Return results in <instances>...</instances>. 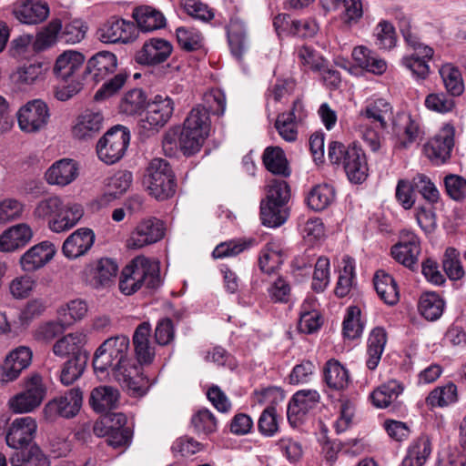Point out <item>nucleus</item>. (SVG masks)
<instances>
[{
    "label": "nucleus",
    "instance_id": "nucleus-30",
    "mask_svg": "<svg viewBox=\"0 0 466 466\" xmlns=\"http://www.w3.org/2000/svg\"><path fill=\"white\" fill-rule=\"evenodd\" d=\"M132 16L137 27L143 32H152L163 28L166 25L164 15L160 11L148 5L135 8Z\"/></svg>",
    "mask_w": 466,
    "mask_h": 466
},
{
    "label": "nucleus",
    "instance_id": "nucleus-58",
    "mask_svg": "<svg viewBox=\"0 0 466 466\" xmlns=\"http://www.w3.org/2000/svg\"><path fill=\"white\" fill-rule=\"evenodd\" d=\"M360 309L357 306H350L343 320V335L345 338L354 339L359 338L363 331V324L360 322Z\"/></svg>",
    "mask_w": 466,
    "mask_h": 466
},
{
    "label": "nucleus",
    "instance_id": "nucleus-64",
    "mask_svg": "<svg viewBox=\"0 0 466 466\" xmlns=\"http://www.w3.org/2000/svg\"><path fill=\"white\" fill-rule=\"evenodd\" d=\"M317 390H301L293 394V414H305L319 400Z\"/></svg>",
    "mask_w": 466,
    "mask_h": 466
},
{
    "label": "nucleus",
    "instance_id": "nucleus-18",
    "mask_svg": "<svg viewBox=\"0 0 466 466\" xmlns=\"http://www.w3.org/2000/svg\"><path fill=\"white\" fill-rule=\"evenodd\" d=\"M104 117L100 112L86 110L75 120L72 136L78 140L96 137L103 128Z\"/></svg>",
    "mask_w": 466,
    "mask_h": 466
},
{
    "label": "nucleus",
    "instance_id": "nucleus-31",
    "mask_svg": "<svg viewBox=\"0 0 466 466\" xmlns=\"http://www.w3.org/2000/svg\"><path fill=\"white\" fill-rule=\"evenodd\" d=\"M386 343V330L381 327L374 328L370 331L367 341L366 366L369 370H374L378 367Z\"/></svg>",
    "mask_w": 466,
    "mask_h": 466
},
{
    "label": "nucleus",
    "instance_id": "nucleus-37",
    "mask_svg": "<svg viewBox=\"0 0 466 466\" xmlns=\"http://www.w3.org/2000/svg\"><path fill=\"white\" fill-rule=\"evenodd\" d=\"M400 382L391 380L375 389L370 394L372 404L380 409L389 407L402 393Z\"/></svg>",
    "mask_w": 466,
    "mask_h": 466
},
{
    "label": "nucleus",
    "instance_id": "nucleus-10",
    "mask_svg": "<svg viewBox=\"0 0 466 466\" xmlns=\"http://www.w3.org/2000/svg\"><path fill=\"white\" fill-rule=\"evenodd\" d=\"M36 431L37 423L34 418L30 416L15 418L5 428V442L12 449H24L33 441Z\"/></svg>",
    "mask_w": 466,
    "mask_h": 466
},
{
    "label": "nucleus",
    "instance_id": "nucleus-2",
    "mask_svg": "<svg viewBox=\"0 0 466 466\" xmlns=\"http://www.w3.org/2000/svg\"><path fill=\"white\" fill-rule=\"evenodd\" d=\"M155 289L160 284L159 267L144 256H137L127 265L120 276L119 289L125 295H132L142 285Z\"/></svg>",
    "mask_w": 466,
    "mask_h": 466
},
{
    "label": "nucleus",
    "instance_id": "nucleus-12",
    "mask_svg": "<svg viewBox=\"0 0 466 466\" xmlns=\"http://www.w3.org/2000/svg\"><path fill=\"white\" fill-rule=\"evenodd\" d=\"M174 112V102L167 96L157 95L147 104L145 118L141 119V127L147 130H157L164 127Z\"/></svg>",
    "mask_w": 466,
    "mask_h": 466
},
{
    "label": "nucleus",
    "instance_id": "nucleus-15",
    "mask_svg": "<svg viewBox=\"0 0 466 466\" xmlns=\"http://www.w3.org/2000/svg\"><path fill=\"white\" fill-rule=\"evenodd\" d=\"M173 46L164 38H150L136 53L135 59L140 65L155 66L165 62L171 55Z\"/></svg>",
    "mask_w": 466,
    "mask_h": 466
},
{
    "label": "nucleus",
    "instance_id": "nucleus-9",
    "mask_svg": "<svg viewBox=\"0 0 466 466\" xmlns=\"http://www.w3.org/2000/svg\"><path fill=\"white\" fill-rule=\"evenodd\" d=\"M83 393L78 388H74L63 395L50 400L44 408L47 420H54L58 417L70 419L75 417L82 406Z\"/></svg>",
    "mask_w": 466,
    "mask_h": 466
},
{
    "label": "nucleus",
    "instance_id": "nucleus-25",
    "mask_svg": "<svg viewBox=\"0 0 466 466\" xmlns=\"http://www.w3.org/2000/svg\"><path fill=\"white\" fill-rule=\"evenodd\" d=\"M15 16L23 24L36 25L49 15V6L46 2L26 0L17 3L14 9Z\"/></svg>",
    "mask_w": 466,
    "mask_h": 466
},
{
    "label": "nucleus",
    "instance_id": "nucleus-22",
    "mask_svg": "<svg viewBox=\"0 0 466 466\" xmlns=\"http://www.w3.org/2000/svg\"><path fill=\"white\" fill-rule=\"evenodd\" d=\"M349 180L355 184H360L368 177V164L363 149L353 144L350 147V153L342 165Z\"/></svg>",
    "mask_w": 466,
    "mask_h": 466
},
{
    "label": "nucleus",
    "instance_id": "nucleus-54",
    "mask_svg": "<svg viewBox=\"0 0 466 466\" xmlns=\"http://www.w3.org/2000/svg\"><path fill=\"white\" fill-rule=\"evenodd\" d=\"M390 111L391 106L390 103L383 98H378L369 103L365 109L361 111V115L371 119L372 122L378 123L380 127L385 128L387 126L385 117Z\"/></svg>",
    "mask_w": 466,
    "mask_h": 466
},
{
    "label": "nucleus",
    "instance_id": "nucleus-29",
    "mask_svg": "<svg viewBox=\"0 0 466 466\" xmlns=\"http://www.w3.org/2000/svg\"><path fill=\"white\" fill-rule=\"evenodd\" d=\"M85 61L84 56L76 51H66L56 61L54 73L57 78L68 81L82 67Z\"/></svg>",
    "mask_w": 466,
    "mask_h": 466
},
{
    "label": "nucleus",
    "instance_id": "nucleus-50",
    "mask_svg": "<svg viewBox=\"0 0 466 466\" xmlns=\"http://www.w3.org/2000/svg\"><path fill=\"white\" fill-rule=\"evenodd\" d=\"M393 129L397 135L405 136L406 140L402 141L404 147L413 143L420 134L419 123L408 114L398 115Z\"/></svg>",
    "mask_w": 466,
    "mask_h": 466
},
{
    "label": "nucleus",
    "instance_id": "nucleus-21",
    "mask_svg": "<svg viewBox=\"0 0 466 466\" xmlns=\"http://www.w3.org/2000/svg\"><path fill=\"white\" fill-rule=\"evenodd\" d=\"M86 336L83 332H72L57 339L53 345V353L60 358L72 355L73 358L81 356L88 359V353L85 350Z\"/></svg>",
    "mask_w": 466,
    "mask_h": 466
},
{
    "label": "nucleus",
    "instance_id": "nucleus-62",
    "mask_svg": "<svg viewBox=\"0 0 466 466\" xmlns=\"http://www.w3.org/2000/svg\"><path fill=\"white\" fill-rule=\"evenodd\" d=\"M413 187L424 199L430 203H436L439 200V190L431 179L424 174H417L413 178Z\"/></svg>",
    "mask_w": 466,
    "mask_h": 466
},
{
    "label": "nucleus",
    "instance_id": "nucleus-14",
    "mask_svg": "<svg viewBox=\"0 0 466 466\" xmlns=\"http://www.w3.org/2000/svg\"><path fill=\"white\" fill-rule=\"evenodd\" d=\"M32 358L33 352L29 347L19 346L11 350L1 366V380L5 383L15 380L30 366Z\"/></svg>",
    "mask_w": 466,
    "mask_h": 466
},
{
    "label": "nucleus",
    "instance_id": "nucleus-51",
    "mask_svg": "<svg viewBox=\"0 0 466 466\" xmlns=\"http://www.w3.org/2000/svg\"><path fill=\"white\" fill-rule=\"evenodd\" d=\"M63 199L58 196H50L37 202L33 216L37 219H47L48 222L57 217L63 208Z\"/></svg>",
    "mask_w": 466,
    "mask_h": 466
},
{
    "label": "nucleus",
    "instance_id": "nucleus-20",
    "mask_svg": "<svg viewBox=\"0 0 466 466\" xmlns=\"http://www.w3.org/2000/svg\"><path fill=\"white\" fill-rule=\"evenodd\" d=\"M95 241L94 232L86 228L76 229L64 242L63 254L68 258H76L86 254Z\"/></svg>",
    "mask_w": 466,
    "mask_h": 466
},
{
    "label": "nucleus",
    "instance_id": "nucleus-61",
    "mask_svg": "<svg viewBox=\"0 0 466 466\" xmlns=\"http://www.w3.org/2000/svg\"><path fill=\"white\" fill-rule=\"evenodd\" d=\"M282 252L274 245L266 246L258 258L260 270L267 274L273 273L282 263Z\"/></svg>",
    "mask_w": 466,
    "mask_h": 466
},
{
    "label": "nucleus",
    "instance_id": "nucleus-7",
    "mask_svg": "<svg viewBox=\"0 0 466 466\" xmlns=\"http://www.w3.org/2000/svg\"><path fill=\"white\" fill-rule=\"evenodd\" d=\"M421 252L419 237L410 229H402L400 240L390 249L392 258L410 270L418 268L419 256Z\"/></svg>",
    "mask_w": 466,
    "mask_h": 466
},
{
    "label": "nucleus",
    "instance_id": "nucleus-24",
    "mask_svg": "<svg viewBox=\"0 0 466 466\" xmlns=\"http://www.w3.org/2000/svg\"><path fill=\"white\" fill-rule=\"evenodd\" d=\"M78 176L76 161L63 158L56 161L46 172L45 177L49 185L67 186Z\"/></svg>",
    "mask_w": 466,
    "mask_h": 466
},
{
    "label": "nucleus",
    "instance_id": "nucleus-3",
    "mask_svg": "<svg viewBox=\"0 0 466 466\" xmlns=\"http://www.w3.org/2000/svg\"><path fill=\"white\" fill-rule=\"evenodd\" d=\"M210 130V119L205 106H197L188 113L183 123L178 143L185 156L198 152Z\"/></svg>",
    "mask_w": 466,
    "mask_h": 466
},
{
    "label": "nucleus",
    "instance_id": "nucleus-52",
    "mask_svg": "<svg viewBox=\"0 0 466 466\" xmlns=\"http://www.w3.org/2000/svg\"><path fill=\"white\" fill-rule=\"evenodd\" d=\"M431 58L432 57H424L422 55H418V52H413L401 58V65L409 69L414 77L424 80L430 75V66L428 62Z\"/></svg>",
    "mask_w": 466,
    "mask_h": 466
},
{
    "label": "nucleus",
    "instance_id": "nucleus-17",
    "mask_svg": "<svg viewBox=\"0 0 466 466\" xmlns=\"http://www.w3.org/2000/svg\"><path fill=\"white\" fill-rule=\"evenodd\" d=\"M135 25L122 18L111 17L98 29V37L103 43H128L135 37Z\"/></svg>",
    "mask_w": 466,
    "mask_h": 466
},
{
    "label": "nucleus",
    "instance_id": "nucleus-56",
    "mask_svg": "<svg viewBox=\"0 0 466 466\" xmlns=\"http://www.w3.org/2000/svg\"><path fill=\"white\" fill-rule=\"evenodd\" d=\"M375 44L380 49L390 50L396 46L394 26L386 20H381L374 29Z\"/></svg>",
    "mask_w": 466,
    "mask_h": 466
},
{
    "label": "nucleus",
    "instance_id": "nucleus-1",
    "mask_svg": "<svg viewBox=\"0 0 466 466\" xmlns=\"http://www.w3.org/2000/svg\"><path fill=\"white\" fill-rule=\"evenodd\" d=\"M93 367L96 374H110L133 397L146 395L150 388V380L133 359L129 339L125 335L106 339L94 354Z\"/></svg>",
    "mask_w": 466,
    "mask_h": 466
},
{
    "label": "nucleus",
    "instance_id": "nucleus-63",
    "mask_svg": "<svg viewBox=\"0 0 466 466\" xmlns=\"http://www.w3.org/2000/svg\"><path fill=\"white\" fill-rule=\"evenodd\" d=\"M298 58L305 71H320L325 62L322 56L316 52L314 48L309 46H303L299 49Z\"/></svg>",
    "mask_w": 466,
    "mask_h": 466
},
{
    "label": "nucleus",
    "instance_id": "nucleus-36",
    "mask_svg": "<svg viewBox=\"0 0 466 466\" xmlns=\"http://www.w3.org/2000/svg\"><path fill=\"white\" fill-rule=\"evenodd\" d=\"M324 380L327 385L337 390H344L350 382L348 370L336 359L329 360L324 366Z\"/></svg>",
    "mask_w": 466,
    "mask_h": 466
},
{
    "label": "nucleus",
    "instance_id": "nucleus-47",
    "mask_svg": "<svg viewBox=\"0 0 466 466\" xmlns=\"http://www.w3.org/2000/svg\"><path fill=\"white\" fill-rule=\"evenodd\" d=\"M330 283V262L325 256L318 258L312 273L311 289L316 293L324 292Z\"/></svg>",
    "mask_w": 466,
    "mask_h": 466
},
{
    "label": "nucleus",
    "instance_id": "nucleus-26",
    "mask_svg": "<svg viewBox=\"0 0 466 466\" xmlns=\"http://www.w3.org/2000/svg\"><path fill=\"white\" fill-rule=\"evenodd\" d=\"M116 66L117 58L116 55L108 51H102L98 52L88 60L86 72L94 81L99 82L105 79L109 74L114 73Z\"/></svg>",
    "mask_w": 466,
    "mask_h": 466
},
{
    "label": "nucleus",
    "instance_id": "nucleus-60",
    "mask_svg": "<svg viewBox=\"0 0 466 466\" xmlns=\"http://www.w3.org/2000/svg\"><path fill=\"white\" fill-rule=\"evenodd\" d=\"M62 30V23L59 19L52 20L37 35L34 43L35 48L44 50L56 43L58 35Z\"/></svg>",
    "mask_w": 466,
    "mask_h": 466
},
{
    "label": "nucleus",
    "instance_id": "nucleus-33",
    "mask_svg": "<svg viewBox=\"0 0 466 466\" xmlns=\"http://www.w3.org/2000/svg\"><path fill=\"white\" fill-rule=\"evenodd\" d=\"M351 55L356 64L370 73L382 75L387 70L386 61L366 46H356Z\"/></svg>",
    "mask_w": 466,
    "mask_h": 466
},
{
    "label": "nucleus",
    "instance_id": "nucleus-49",
    "mask_svg": "<svg viewBox=\"0 0 466 466\" xmlns=\"http://www.w3.org/2000/svg\"><path fill=\"white\" fill-rule=\"evenodd\" d=\"M147 104V96L142 89L134 88L125 94L121 99L119 109L122 114L135 116L141 113Z\"/></svg>",
    "mask_w": 466,
    "mask_h": 466
},
{
    "label": "nucleus",
    "instance_id": "nucleus-46",
    "mask_svg": "<svg viewBox=\"0 0 466 466\" xmlns=\"http://www.w3.org/2000/svg\"><path fill=\"white\" fill-rule=\"evenodd\" d=\"M86 312V303L81 299H74L59 308L57 319L67 328L76 321L82 319Z\"/></svg>",
    "mask_w": 466,
    "mask_h": 466
},
{
    "label": "nucleus",
    "instance_id": "nucleus-27",
    "mask_svg": "<svg viewBox=\"0 0 466 466\" xmlns=\"http://www.w3.org/2000/svg\"><path fill=\"white\" fill-rule=\"evenodd\" d=\"M118 402L119 391L112 386H98L91 391L89 403L97 413L112 414L110 411L117 408Z\"/></svg>",
    "mask_w": 466,
    "mask_h": 466
},
{
    "label": "nucleus",
    "instance_id": "nucleus-28",
    "mask_svg": "<svg viewBox=\"0 0 466 466\" xmlns=\"http://www.w3.org/2000/svg\"><path fill=\"white\" fill-rule=\"evenodd\" d=\"M226 29L232 55L237 59H241L248 48L247 31L244 21L238 15H232Z\"/></svg>",
    "mask_w": 466,
    "mask_h": 466
},
{
    "label": "nucleus",
    "instance_id": "nucleus-48",
    "mask_svg": "<svg viewBox=\"0 0 466 466\" xmlns=\"http://www.w3.org/2000/svg\"><path fill=\"white\" fill-rule=\"evenodd\" d=\"M453 97L447 92H433L426 96L424 106L431 112L445 115L452 112L456 107Z\"/></svg>",
    "mask_w": 466,
    "mask_h": 466
},
{
    "label": "nucleus",
    "instance_id": "nucleus-39",
    "mask_svg": "<svg viewBox=\"0 0 466 466\" xmlns=\"http://www.w3.org/2000/svg\"><path fill=\"white\" fill-rule=\"evenodd\" d=\"M439 74L446 92L452 96H460L464 92V81L459 67L451 63L443 64Z\"/></svg>",
    "mask_w": 466,
    "mask_h": 466
},
{
    "label": "nucleus",
    "instance_id": "nucleus-57",
    "mask_svg": "<svg viewBox=\"0 0 466 466\" xmlns=\"http://www.w3.org/2000/svg\"><path fill=\"white\" fill-rule=\"evenodd\" d=\"M11 466H49V461L37 446H32L27 452L13 457Z\"/></svg>",
    "mask_w": 466,
    "mask_h": 466
},
{
    "label": "nucleus",
    "instance_id": "nucleus-40",
    "mask_svg": "<svg viewBox=\"0 0 466 466\" xmlns=\"http://www.w3.org/2000/svg\"><path fill=\"white\" fill-rule=\"evenodd\" d=\"M289 216L288 207L271 203L267 199L260 203V219L266 227L278 228L287 221Z\"/></svg>",
    "mask_w": 466,
    "mask_h": 466
},
{
    "label": "nucleus",
    "instance_id": "nucleus-35",
    "mask_svg": "<svg viewBox=\"0 0 466 466\" xmlns=\"http://www.w3.org/2000/svg\"><path fill=\"white\" fill-rule=\"evenodd\" d=\"M336 191L333 186L323 183L313 187L307 195L308 207L314 211L327 209L335 200Z\"/></svg>",
    "mask_w": 466,
    "mask_h": 466
},
{
    "label": "nucleus",
    "instance_id": "nucleus-11",
    "mask_svg": "<svg viewBox=\"0 0 466 466\" xmlns=\"http://www.w3.org/2000/svg\"><path fill=\"white\" fill-rule=\"evenodd\" d=\"M49 116L46 104L40 99L29 101L17 113L20 128L28 133L37 132L44 128L47 125Z\"/></svg>",
    "mask_w": 466,
    "mask_h": 466
},
{
    "label": "nucleus",
    "instance_id": "nucleus-8",
    "mask_svg": "<svg viewBox=\"0 0 466 466\" xmlns=\"http://www.w3.org/2000/svg\"><path fill=\"white\" fill-rule=\"evenodd\" d=\"M164 224L161 220L151 218L141 220L130 232L126 241L128 249H140L163 238Z\"/></svg>",
    "mask_w": 466,
    "mask_h": 466
},
{
    "label": "nucleus",
    "instance_id": "nucleus-34",
    "mask_svg": "<svg viewBox=\"0 0 466 466\" xmlns=\"http://www.w3.org/2000/svg\"><path fill=\"white\" fill-rule=\"evenodd\" d=\"M373 282L378 296L384 303L392 306L399 301V289L395 279L390 274L384 270H378Z\"/></svg>",
    "mask_w": 466,
    "mask_h": 466
},
{
    "label": "nucleus",
    "instance_id": "nucleus-16",
    "mask_svg": "<svg viewBox=\"0 0 466 466\" xmlns=\"http://www.w3.org/2000/svg\"><path fill=\"white\" fill-rule=\"evenodd\" d=\"M56 253L55 245L42 241L27 249L20 258L19 263L25 272H34L49 263Z\"/></svg>",
    "mask_w": 466,
    "mask_h": 466
},
{
    "label": "nucleus",
    "instance_id": "nucleus-55",
    "mask_svg": "<svg viewBox=\"0 0 466 466\" xmlns=\"http://www.w3.org/2000/svg\"><path fill=\"white\" fill-rule=\"evenodd\" d=\"M191 425L198 435H208L217 431L218 424L214 414L208 409L199 410L191 418Z\"/></svg>",
    "mask_w": 466,
    "mask_h": 466
},
{
    "label": "nucleus",
    "instance_id": "nucleus-44",
    "mask_svg": "<svg viewBox=\"0 0 466 466\" xmlns=\"http://www.w3.org/2000/svg\"><path fill=\"white\" fill-rule=\"evenodd\" d=\"M118 266L111 258H103L98 260L94 275L93 285L96 289L109 287L115 280Z\"/></svg>",
    "mask_w": 466,
    "mask_h": 466
},
{
    "label": "nucleus",
    "instance_id": "nucleus-41",
    "mask_svg": "<svg viewBox=\"0 0 466 466\" xmlns=\"http://www.w3.org/2000/svg\"><path fill=\"white\" fill-rule=\"evenodd\" d=\"M445 302L443 299L435 292H426L421 295L419 300L418 309L420 315L430 321L439 319L444 310Z\"/></svg>",
    "mask_w": 466,
    "mask_h": 466
},
{
    "label": "nucleus",
    "instance_id": "nucleus-53",
    "mask_svg": "<svg viewBox=\"0 0 466 466\" xmlns=\"http://www.w3.org/2000/svg\"><path fill=\"white\" fill-rule=\"evenodd\" d=\"M442 268L451 280H459L464 277V269L460 258V252L455 248H447L443 258Z\"/></svg>",
    "mask_w": 466,
    "mask_h": 466
},
{
    "label": "nucleus",
    "instance_id": "nucleus-32",
    "mask_svg": "<svg viewBox=\"0 0 466 466\" xmlns=\"http://www.w3.org/2000/svg\"><path fill=\"white\" fill-rule=\"evenodd\" d=\"M338 274L334 294L336 297L342 299L350 293L356 279L354 258L348 255L343 256L341 266H339L338 269Z\"/></svg>",
    "mask_w": 466,
    "mask_h": 466
},
{
    "label": "nucleus",
    "instance_id": "nucleus-5",
    "mask_svg": "<svg viewBox=\"0 0 466 466\" xmlns=\"http://www.w3.org/2000/svg\"><path fill=\"white\" fill-rule=\"evenodd\" d=\"M130 141L129 131L121 126L108 130L96 145V152L100 160L112 165L120 160Z\"/></svg>",
    "mask_w": 466,
    "mask_h": 466
},
{
    "label": "nucleus",
    "instance_id": "nucleus-19",
    "mask_svg": "<svg viewBox=\"0 0 466 466\" xmlns=\"http://www.w3.org/2000/svg\"><path fill=\"white\" fill-rule=\"evenodd\" d=\"M84 208L82 205L63 201V208L59 210L57 217L48 223V228L55 233H61L73 228L83 218Z\"/></svg>",
    "mask_w": 466,
    "mask_h": 466
},
{
    "label": "nucleus",
    "instance_id": "nucleus-6",
    "mask_svg": "<svg viewBox=\"0 0 466 466\" xmlns=\"http://www.w3.org/2000/svg\"><path fill=\"white\" fill-rule=\"evenodd\" d=\"M127 417L123 413H112L104 416L94 426V432L97 436H107V443L113 448H121L128 445L131 433L125 428Z\"/></svg>",
    "mask_w": 466,
    "mask_h": 466
},
{
    "label": "nucleus",
    "instance_id": "nucleus-42",
    "mask_svg": "<svg viewBox=\"0 0 466 466\" xmlns=\"http://www.w3.org/2000/svg\"><path fill=\"white\" fill-rule=\"evenodd\" d=\"M262 162L269 172L275 175L289 176V162L279 147H268L263 152Z\"/></svg>",
    "mask_w": 466,
    "mask_h": 466
},
{
    "label": "nucleus",
    "instance_id": "nucleus-23",
    "mask_svg": "<svg viewBox=\"0 0 466 466\" xmlns=\"http://www.w3.org/2000/svg\"><path fill=\"white\" fill-rule=\"evenodd\" d=\"M151 325L147 321L140 323L133 334V345L135 348L137 365L150 364L155 359V348L150 344Z\"/></svg>",
    "mask_w": 466,
    "mask_h": 466
},
{
    "label": "nucleus",
    "instance_id": "nucleus-38",
    "mask_svg": "<svg viewBox=\"0 0 466 466\" xmlns=\"http://www.w3.org/2000/svg\"><path fill=\"white\" fill-rule=\"evenodd\" d=\"M431 453V441L426 435L420 436L409 447L403 466H423Z\"/></svg>",
    "mask_w": 466,
    "mask_h": 466
},
{
    "label": "nucleus",
    "instance_id": "nucleus-4",
    "mask_svg": "<svg viewBox=\"0 0 466 466\" xmlns=\"http://www.w3.org/2000/svg\"><path fill=\"white\" fill-rule=\"evenodd\" d=\"M147 189L157 200L172 198L176 192L177 182L169 163L163 158L150 161L145 177Z\"/></svg>",
    "mask_w": 466,
    "mask_h": 466
},
{
    "label": "nucleus",
    "instance_id": "nucleus-43",
    "mask_svg": "<svg viewBox=\"0 0 466 466\" xmlns=\"http://www.w3.org/2000/svg\"><path fill=\"white\" fill-rule=\"evenodd\" d=\"M298 231L302 238L309 244L313 245L325 236V227L319 218L304 217L298 218Z\"/></svg>",
    "mask_w": 466,
    "mask_h": 466
},
{
    "label": "nucleus",
    "instance_id": "nucleus-13",
    "mask_svg": "<svg viewBox=\"0 0 466 466\" xmlns=\"http://www.w3.org/2000/svg\"><path fill=\"white\" fill-rule=\"evenodd\" d=\"M454 133L453 126L445 125L425 144V154L435 165L443 164L450 158L454 146Z\"/></svg>",
    "mask_w": 466,
    "mask_h": 466
},
{
    "label": "nucleus",
    "instance_id": "nucleus-59",
    "mask_svg": "<svg viewBox=\"0 0 466 466\" xmlns=\"http://www.w3.org/2000/svg\"><path fill=\"white\" fill-rule=\"evenodd\" d=\"M87 360L86 357L80 355L78 358L67 360L61 371V382L65 385H70L79 379L85 370Z\"/></svg>",
    "mask_w": 466,
    "mask_h": 466
},
{
    "label": "nucleus",
    "instance_id": "nucleus-45",
    "mask_svg": "<svg viewBox=\"0 0 466 466\" xmlns=\"http://www.w3.org/2000/svg\"><path fill=\"white\" fill-rule=\"evenodd\" d=\"M457 387L449 383L443 387L432 390L425 400L426 405L431 409L445 407L457 401Z\"/></svg>",
    "mask_w": 466,
    "mask_h": 466
}]
</instances>
